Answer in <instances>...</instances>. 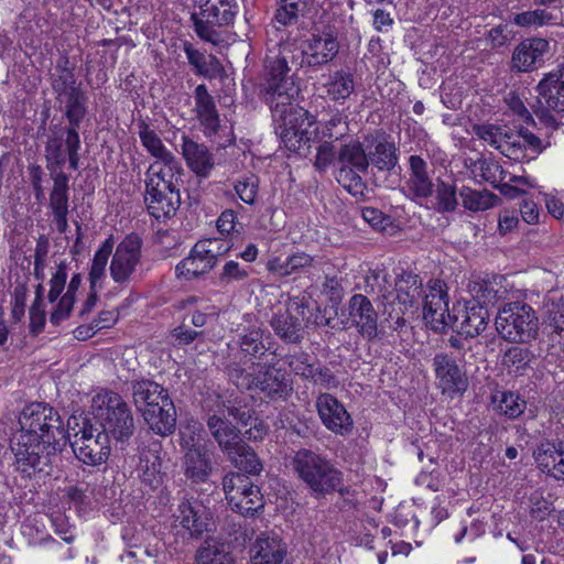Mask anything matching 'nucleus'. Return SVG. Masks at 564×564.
Segmentation results:
<instances>
[{
	"mask_svg": "<svg viewBox=\"0 0 564 564\" xmlns=\"http://www.w3.org/2000/svg\"><path fill=\"white\" fill-rule=\"evenodd\" d=\"M434 209L438 213H453L458 206L457 191L454 183L437 180L434 187Z\"/></svg>",
	"mask_w": 564,
	"mask_h": 564,
	"instance_id": "nucleus-50",
	"label": "nucleus"
},
{
	"mask_svg": "<svg viewBox=\"0 0 564 564\" xmlns=\"http://www.w3.org/2000/svg\"><path fill=\"white\" fill-rule=\"evenodd\" d=\"M290 466L315 498L341 491L344 475L327 456L310 448H300Z\"/></svg>",
	"mask_w": 564,
	"mask_h": 564,
	"instance_id": "nucleus-2",
	"label": "nucleus"
},
{
	"mask_svg": "<svg viewBox=\"0 0 564 564\" xmlns=\"http://www.w3.org/2000/svg\"><path fill=\"white\" fill-rule=\"evenodd\" d=\"M184 52L187 56L188 63L199 75L213 77L220 68V63L216 56L210 55L209 62L207 63L205 55L188 43L184 45Z\"/></svg>",
	"mask_w": 564,
	"mask_h": 564,
	"instance_id": "nucleus-52",
	"label": "nucleus"
},
{
	"mask_svg": "<svg viewBox=\"0 0 564 564\" xmlns=\"http://www.w3.org/2000/svg\"><path fill=\"white\" fill-rule=\"evenodd\" d=\"M500 153L513 161L521 162L525 160L528 155L521 133L507 130L500 148Z\"/></svg>",
	"mask_w": 564,
	"mask_h": 564,
	"instance_id": "nucleus-56",
	"label": "nucleus"
},
{
	"mask_svg": "<svg viewBox=\"0 0 564 564\" xmlns=\"http://www.w3.org/2000/svg\"><path fill=\"white\" fill-rule=\"evenodd\" d=\"M393 303L399 306V313L404 315L410 308L419 306L423 295L422 279L412 272H402L395 279Z\"/></svg>",
	"mask_w": 564,
	"mask_h": 564,
	"instance_id": "nucleus-27",
	"label": "nucleus"
},
{
	"mask_svg": "<svg viewBox=\"0 0 564 564\" xmlns=\"http://www.w3.org/2000/svg\"><path fill=\"white\" fill-rule=\"evenodd\" d=\"M553 20V14L543 9L517 13L512 19L513 23L521 28L543 26L552 23Z\"/></svg>",
	"mask_w": 564,
	"mask_h": 564,
	"instance_id": "nucleus-57",
	"label": "nucleus"
},
{
	"mask_svg": "<svg viewBox=\"0 0 564 564\" xmlns=\"http://www.w3.org/2000/svg\"><path fill=\"white\" fill-rule=\"evenodd\" d=\"M324 87L332 100H345L355 91L354 76L349 72L336 70L329 74Z\"/></svg>",
	"mask_w": 564,
	"mask_h": 564,
	"instance_id": "nucleus-45",
	"label": "nucleus"
},
{
	"mask_svg": "<svg viewBox=\"0 0 564 564\" xmlns=\"http://www.w3.org/2000/svg\"><path fill=\"white\" fill-rule=\"evenodd\" d=\"M176 521L192 538H200L212 527L209 510L198 501L183 500L177 507Z\"/></svg>",
	"mask_w": 564,
	"mask_h": 564,
	"instance_id": "nucleus-22",
	"label": "nucleus"
},
{
	"mask_svg": "<svg viewBox=\"0 0 564 564\" xmlns=\"http://www.w3.org/2000/svg\"><path fill=\"white\" fill-rule=\"evenodd\" d=\"M348 315L361 337L369 341L377 338L378 313L366 295L354 294L349 299Z\"/></svg>",
	"mask_w": 564,
	"mask_h": 564,
	"instance_id": "nucleus-19",
	"label": "nucleus"
},
{
	"mask_svg": "<svg viewBox=\"0 0 564 564\" xmlns=\"http://www.w3.org/2000/svg\"><path fill=\"white\" fill-rule=\"evenodd\" d=\"M200 11L192 13L191 20L197 36L206 42L216 44L219 42V33L215 26H224L232 23L236 13L232 9L220 10L216 2L200 0Z\"/></svg>",
	"mask_w": 564,
	"mask_h": 564,
	"instance_id": "nucleus-14",
	"label": "nucleus"
},
{
	"mask_svg": "<svg viewBox=\"0 0 564 564\" xmlns=\"http://www.w3.org/2000/svg\"><path fill=\"white\" fill-rule=\"evenodd\" d=\"M348 130L346 117L341 113H335L325 122L322 134L324 138L337 141L345 137Z\"/></svg>",
	"mask_w": 564,
	"mask_h": 564,
	"instance_id": "nucleus-64",
	"label": "nucleus"
},
{
	"mask_svg": "<svg viewBox=\"0 0 564 564\" xmlns=\"http://www.w3.org/2000/svg\"><path fill=\"white\" fill-rule=\"evenodd\" d=\"M203 426L199 422L191 420L180 429V445L183 452H189L192 448L206 446L202 443Z\"/></svg>",
	"mask_w": 564,
	"mask_h": 564,
	"instance_id": "nucleus-55",
	"label": "nucleus"
},
{
	"mask_svg": "<svg viewBox=\"0 0 564 564\" xmlns=\"http://www.w3.org/2000/svg\"><path fill=\"white\" fill-rule=\"evenodd\" d=\"M310 1L311 0H280L274 13V21L283 26L295 24Z\"/></svg>",
	"mask_w": 564,
	"mask_h": 564,
	"instance_id": "nucleus-51",
	"label": "nucleus"
},
{
	"mask_svg": "<svg viewBox=\"0 0 564 564\" xmlns=\"http://www.w3.org/2000/svg\"><path fill=\"white\" fill-rule=\"evenodd\" d=\"M456 314L457 322L449 327L455 328L458 334L471 338L486 329L490 318L488 308L477 304L457 308Z\"/></svg>",
	"mask_w": 564,
	"mask_h": 564,
	"instance_id": "nucleus-33",
	"label": "nucleus"
},
{
	"mask_svg": "<svg viewBox=\"0 0 564 564\" xmlns=\"http://www.w3.org/2000/svg\"><path fill=\"white\" fill-rule=\"evenodd\" d=\"M50 175L53 180V188L50 193V208L52 214L68 213L69 176L63 171L50 173Z\"/></svg>",
	"mask_w": 564,
	"mask_h": 564,
	"instance_id": "nucleus-47",
	"label": "nucleus"
},
{
	"mask_svg": "<svg viewBox=\"0 0 564 564\" xmlns=\"http://www.w3.org/2000/svg\"><path fill=\"white\" fill-rule=\"evenodd\" d=\"M463 206L470 212H484L494 207L498 202V196L490 191H477L463 186L459 191Z\"/></svg>",
	"mask_w": 564,
	"mask_h": 564,
	"instance_id": "nucleus-49",
	"label": "nucleus"
},
{
	"mask_svg": "<svg viewBox=\"0 0 564 564\" xmlns=\"http://www.w3.org/2000/svg\"><path fill=\"white\" fill-rule=\"evenodd\" d=\"M113 246L115 240L113 237L110 236L101 243V246L95 252L88 274L91 290L101 286V281L106 278V268L109 257L112 253Z\"/></svg>",
	"mask_w": 564,
	"mask_h": 564,
	"instance_id": "nucleus-44",
	"label": "nucleus"
},
{
	"mask_svg": "<svg viewBox=\"0 0 564 564\" xmlns=\"http://www.w3.org/2000/svg\"><path fill=\"white\" fill-rule=\"evenodd\" d=\"M337 161L339 166L355 167L357 171H368L369 169L368 153L357 140L341 145Z\"/></svg>",
	"mask_w": 564,
	"mask_h": 564,
	"instance_id": "nucleus-46",
	"label": "nucleus"
},
{
	"mask_svg": "<svg viewBox=\"0 0 564 564\" xmlns=\"http://www.w3.org/2000/svg\"><path fill=\"white\" fill-rule=\"evenodd\" d=\"M207 427L225 455L242 441L240 431L227 420L224 410L208 416Z\"/></svg>",
	"mask_w": 564,
	"mask_h": 564,
	"instance_id": "nucleus-34",
	"label": "nucleus"
},
{
	"mask_svg": "<svg viewBox=\"0 0 564 564\" xmlns=\"http://www.w3.org/2000/svg\"><path fill=\"white\" fill-rule=\"evenodd\" d=\"M219 253L220 248L218 247L217 239H206L196 242L189 256L176 265V275L192 280L207 273L216 265Z\"/></svg>",
	"mask_w": 564,
	"mask_h": 564,
	"instance_id": "nucleus-16",
	"label": "nucleus"
},
{
	"mask_svg": "<svg viewBox=\"0 0 564 564\" xmlns=\"http://www.w3.org/2000/svg\"><path fill=\"white\" fill-rule=\"evenodd\" d=\"M142 416L149 427L160 436H169L176 429V409L170 394L158 405L145 409Z\"/></svg>",
	"mask_w": 564,
	"mask_h": 564,
	"instance_id": "nucleus-30",
	"label": "nucleus"
},
{
	"mask_svg": "<svg viewBox=\"0 0 564 564\" xmlns=\"http://www.w3.org/2000/svg\"><path fill=\"white\" fill-rule=\"evenodd\" d=\"M57 100L64 105V115L68 121L66 129L78 131V128L87 113V96L82 89H72L65 96H58Z\"/></svg>",
	"mask_w": 564,
	"mask_h": 564,
	"instance_id": "nucleus-40",
	"label": "nucleus"
},
{
	"mask_svg": "<svg viewBox=\"0 0 564 564\" xmlns=\"http://www.w3.org/2000/svg\"><path fill=\"white\" fill-rule=\"evenodd\" d=\"M303 299L294 297L290 301L284 313L274 314L270 325L275 335L286 344H299L303 339V325L293 313L303 315Z\"/></svg>",
	"mask_w": 564,
	"mask_h": 564,
	"instance_id": "nucleus-21",
	"label": "nucleus"
},
{
	"mask_svg": "<svg viewBox=\"0 0 564 564\" xmlns=\"http://www.w3.org/2000/svg\"><path fill=\"white\" fill-rule=\"evenodd\" d=\"M161 444L153 442L149 447L139 451V463L137 465L138 476L149 486H156L160 482L161 471Z\"/></svg>",
	"mask_w": 564,
	"mask_h": 564,
	"instance_id": "nucleus-38",
	"label": "nucleus"
},
{
	"mask_svg": "<svg viewBox=\"0 0 564 564\" xmlns=\"http://www.w3.org/2000/svg\"><path fill=\"white\" fill-rule=\"evenodd\" d=\"M271 335L263 328L252 326L245 329L238 336V345L245 357L250 359H260L269 350V346L265 340H269Z\"/></svg>",
	"mask_w": 564,
	"mask_h": 564,
	"instance_id": "nucleus-41",
	"label": "nucleus"
},
{
	"mask_svg": "<svg viewBox=\"0 0 564 564\" xmlns=\"http://www.w3.org/2000/svg\"><path fill=\"white\" fill-rule=\"evenodd\" d=\"M295 62L291 51L282 52V55L264 68L262 80L259 85L261 99L270 107L275 122V133L284 147L291 152L306 155L310 143L316 137L315 117L306 109L293 104L299 95L293 76L288 74L286 64Z\"/></svg>",
	"mask_w": 564,
	"mask_h": 564,
	"instance_id": "nucleus-1",
	"label": "nucleus"
},
{
	"mask_svg": "<svg viewBox=\"0 0 564 564\" xmlns=\"http://www.w3.org/2000/svg\"><path fill=\"white\" fill-rule=\"evenodd\" d=\"M369 165L382 172H391L398 164V148L386 133H378L367 138Z\"/></svg>",
	"mask_w": 564,
	"mask_h": 564,
	"instance_id": "nucleus-24",
	"label": "nucleus"
},
{
	"mask_svg": "<svg viewBox=\"0 0 564 564\" xmlns=\"http://www.w3.org/2000/svg\"><path fill=\"white\" fill-rule=\"evenodd\" d=\"M249 265H241L239 262L230 260L224 264L219 273V284L227 286L236 282H242L249 278Z\"/></svg>",
	"mask_w": 564,
	"mask_h": 564,
	"instance_id": "nucleus-58",
	"label": "nucleus"
},
{
	"mask_svg": "<svg viewBox=\"0 0 564 564\" xmlns=\"http://www.w3.org/2000/svg\"><path fill=\"white\" fill-rule=\"evenodd\" d=\"M495 325L498 334L510 343H530L539 332L536 313L524 302L506 303L498 311Z\"/></svg>",
	"mask_w": 564,
	"mask_h": 564,
	"instance_id": "nucleus-9",
	"label": "nucleus"
},
{
	"mask_svg": "<svg viewBox=\"0 0 564 564\" xmlns=\"http://www.w3.org/2000/svg\"><path fill=\"white\" fill-rule=\"evenodd\" d=\"M540 97L555 112H564V64L549 73L538 85Z\"/></svg>",
	"mask_w": 564,
	"mask_h": 564,
	"instance_id": "nucleus-35",
	"label": "nucleus"
},
{
	"mask_svg": "<svg viewBox=\"0 0 564 564\" xmlns=\"http://www.w3.org/2000/svg\"><path fill=\"white\" fill-rule=\"evenodd\" d=\"M286 553V544L274 533H262L250 549L252 564H281Z\"/></svg>",
	"mask_w": 564,
	"mask_h": 564,
	"instance_id": "nucleus-28",
	"label": "nucleus"
},
{
	"mask_svg": "<svg viewBox=\"0 0 564 564\" xmlns=\"http://www.w3.org/2000/svg\"><path fill=\"white\" fill-rule=\"evenodd\" d=\"M196 118L204 128L206 135L216 134L220 128V118L214 97L208 93L206 85L200 84L194 91Z\"/></svg>",
	"mask_w": 564,
	"mask_h": 564,
	"instance_id": "nucleus-31",
	"label": "nucleus"
},
{
	"mask_svg": "<svg viewBox=\"0 0 564 564\" xmlns=\"http://www.w3.org/2000/svg\"><path fill=\"white\" fill-rule=\"evenodd\" d=\"M142 240L138 235H128L116 248L109 271L112 280L126 285L131 281L141 259Z\"/></svg>",
	"mask_w": 564,
	"mask_h": 564,
	"instance_id": "nucleus-15",
	"label": "nucleus"
},
{
	"mask_svg": "<svg viewBox=\"0 0 564 564\" xmlns=\"http://www.w3.org/2000/svg\"><path fill=\"white\" fill-rule=\"evenodd\" d=\"M338 30L335 25H324L316 28L311 36L304 41L303 50L296 48L293 44L285 43L279 45L278 52L273 51L267 56L264 68L270 64V61L278 58L282 55L283 51H291L294 55L295 62H289L286 64L289 72L292 75L293 67L306 64L310 67H322L327 65L338 55L339 52V40Z\"/></svg>",
	"mask_w": 564,
	"mask_h": 564,
	"instance_id": "nucleus-3",
	"label": "nucleus"
},
{
	"mask_svg": "<svg viewBox=\"0 0 564 564\" xmlns=\"http://www.w3.org/2000/svg\"><path fill=\"white\" fill-rule=\"evenodd\" d=\"M93 421L119 442L129 440L135 430L132 411L123 398L111 390H100L91 400Z\"/></svg>",
	"mask_w": 564,
	"mask_h": 564,
	"instance_id": "nucleus-6",
	"label": "nucleus"
},
{
	"mask_svg": "<svg viewBox=\"0 0 564 564\" xmlns=\"http://www.w3.org/2000/svg\"><path fill=\"white\" fill-rule=\"evenodd\" d=\"M366 172L367 171H357L355 167L339 166L336 173V180L354 196L361 195L366 187L361 174Z\"/></svg>",
	"mask_w": 564,
	"mask_h": 564,
	"instance_id": "nucleus-53",
	"label": "nucleus"
},
{
	"mask_svg": "<svg viewBox=\"0 0 564 564\" xmlns=\"http://www.w3.org/2000/svg\"><path fill=\"white\" fill-rule=\"evenodd\" d=\"M227 375L238 389L259 390L270 400H286L293 392L285 371L273 365L258 364L249 372L238 364H232L227 367Z\"/></svg>",
	"mask_w": 564,
	"mask_h": 564,
	"instance_id": "nucleus-5",
	"label": "nucleus"
},
{
	"mask_svg": "<svg viewBox=\"0 0 564 564\" xmlns=\"http://www.w3.org/2000/svg\"><path fill=\"white\" fill-rule=\"evenodd\" d=\"M311 357L305 351L289 354L284 357V362L289 366L291 371L305 380L312 377V371L315 364L310 361Z\"/></svg>",
	"mask_w": 564,
	"mask_h": 564,
	"instance_id": "nucleus-59",
	"label": "nucleus"
},
{
	"mask_svg": "<svg viewBox=\"0 0 564 564\" xmlns=\"http://www.w3.org/2000/svg\"><path fill=\"white\" fill-rule=\"evenodd\" d=\"M508 129L495 124H477L474 126L475 134L489 143L492 148L500 151L505 134Z\"/></svg>",
	"mask_w": 564,
	"mask_h": 564,
	"instance_id": "nucleus-61",
	"label": "nucleus"
},
{
	"mask_svg": "<svg viewBox=\"0 0 564 564\" xmlns=\"http://www.w3.org/2000/svg\"><path fill=\"white\" fill-rule=\"evenodd\" d=\"M436 387L442 394L454 398L462 395L468 388V378L462 357L453 351H437L431 360Z\"/></svg>",
	"mask_w": 564,
	"mask_h": 564,
	"instance_id": "nucleus-10",
	"label": "nucleus"
},
{
	"mask_svg": "<svg viewBox=\"0 0 564 564\" xmlns=\"http://www.w3.org/2000/svg\"><path fill=\"white\" fill-rule=\"evenodd\" d=\"M435 184L429 171L427 162L420 155L412 154L409 158L408 175L404 182V191L414 200L432 197Z\"/></svg>",
	"mask_w": 564,
	"mask_h": 564,
	"instance_id": "nucleus-20",
	"label": "nucleus"
},
{
	"mask_svg": "<svg viewBox=\"0 0 564 564\" xmlns=\"http://www.w3.org/2000/svg\"><path fill=\"white\" fill-rule=\"evenodd\" d=\"M549 51V42L541 37L528 39L521 42L512 53V68L518 72H530L543 61Z\"/></svg>",
	"mask_w": 564,
	"mask_h": 564,
	"instance_id": "nucleus-32",
	"label": "nucleus"
},
{
	"mask_svg": "<svg viewBox=\"0 0 564 564\" xmlns=\"http://www.w3.org/2000/svg\"><path fill=\"white\" fill-rule=\"evenodd\" d=\"M67 437L76 458L87 466L105 464L111 452L105 431L87 415L72 416L67 421Z\"/></svg>",
	"mask_w": 564,
	"mask_h": 564,
	"instance_id": "nucleus-4",
	"label": "nucleus"
},
{
	"mask_svg": "<svg viewBox=\"0 0 564 564\" xmlns=\"http://www.w3.org/2000/svg\"><path fill=\"white\" fill-rule=\"evenodd\" d=\"M132 398L137 409L143 413L151 405H158L169 395L166 389L152 380L134 381L131 384Z\"/></svg>",
	"mask_w": 564,
	"mask_h": 564,
	"instance_id": "nucleus-39",
	"label": "nucleus"
},
{
	"mask_svg": "<svg viewBox=\"0 0 564 564\" xmlns=\"http://www.w3.org/2000/svg\"><path fill=\"white\" fill-rule=\"evenodd\" d=\"M51 134L47 137L45 143L44 156L46 160V169L50 173H58L59 169L65 164L66 158L63 152V144L66 137V128L59 126H53L50 129Z\"/></svg>",
	"mask_w": 564,
	"mask_h": 564,
	"instance_id": "nucleus-42",
	"label": "nucleus"
},
{
	"mask_svg": "<svg viewBox=\"0 0 564 564\" xmlns=\"http://www.w3.org/2000/svg\"><path fill=\"white\" fill-rule=\"evenodd\" d=\"M11 451L14 455V465L21 474L31 477L43 473L51 465V457L62 449H53L44 442L35 441L31 436L20 433L11 441Z\"/></svg>",
	"mask_w": 564,
	"mask_h": 564,
	"instance_id": "nucleus-11",
	"label": "nucleus"
},
{
	"mask_svg": "<svg viewBox=\"0 0 564 564\" xmlns=\"http://www.w3.org/2000/svg\"><path fill=\"white\" fill-rule=\"evenodd\" d=\"M138 134L142 145L158 160L156 162L172 174H182L183 169L180 161L165 148L158 133L143 120L138 122Z\"/></svg>",
	"mask_w": 564,
	"mask_h": 564,
	"instance_id": "nucleus-23",
	"label": "nucleus"
},
{
	"mask_svg": "<svg viewBox=\"0 0 564 564\" xmlns=\"http://www.w3.org/2000/svg\"><path fill=\"white\" fill-rule=\"evenodd\" d=\"M226 457L236 468L249 475H259L263 469L253 448L243 441L238 443Z\"/></svg>",
	"mask_w": 564,
	"mask_h": 564,
	"instance_id": "nucleus-43",
	"label": "nucleus"
},
{
	"mask_svg": "<svg viewBox=\"0 0 564 564\" xmlns=\"http://www.w3.org/2000/svg\"><path fill=\"white\" fill-rule=\"evenodd\" d=\"M390 276L383 270H373L366 276V285L368 292L377 294L378 297L387 301L391 292L388 290L390 286Z\"/></svg>",
	"mask_w": 564,
	"mask_h": 564,
	"instance_id": "nucleus-60",
	"label": "nucleus"
},
{
	"mask_svg": "<svg viewBox=\"0 0 564 564\" xmlns=\"http://www.w3.org/2000/svg\"><path fill=\"white\" fill-rule=\"evenodd\" d=\"M494 410L509 420L518 419L527 409V401L518 393L503 391L492 399Z\"/></svg>",
	"mask_w": 564,
	"mask_h": 564,
	"instance_id": "nucleus-48",
	"label": "nucleus"
},
{
	"mask_svg": "<svg viewBox=\"0 0 564 564\" xmlns=\"http://www.w3.org/2000/svg\"><path fill=\"white\" fill-rule=\"evenodd\" d=\"M20 433L41 441L53 449H62L67 437L58 411L48 403L33 402L22 410L19 416Z\"/></svg>",
	"mask_w": 564,
	"mask_h": 564,
	"instance_id": "nucleus-7",
	"label": "nucleus"
},
{
	"mask_svg": "<svg viewBox=\"0 0 564 564\" xmlns=\"http://www.w3.org/2000/svg\"><path fill=\"white\" fill-rule=\"evenodd\" d=\"M318 416L324 426L340 436L352 431L354 421L343 403L330 393H319L315 402Z\"/></svg>",
	"mask_w": 564,
	"mask_h": 564,
	"instance_id": "nucleus-17",
	"label": "nucleus"
},
{
	"mask_svg": "<svg viewBox=\"0 0 564 564\" xmlns=\"http://www.w3.org/2000/svg\"><path fill=\"white\" fill-rule=\"evenodd\" d=\"M468 290L476 304L482 307L496 305L500 301H505L509 294L506 279L502 275L474 280L468 284Z\"/></svg>",
	"mask_w": 564,
	"mask_h": 564,
	"instance_id": "nucleus-25",
	"label": "nucleus"
},
{
	"mask_svg": "<svg viewBox=\"0 0 564 564\" xmlns=\"http://www.w3.org/2000/svg\"><path fill=\"white\" fill-rule=\"evenodd\" d=\"M314 264V258L306 252L297 251L286 258L273 257L267 262V270L278 278L306 272Z\"/></svg>",
	"mask_w": 564,
	"mask_h": 564,
	"instance_id": "nucleus-36",
	"label": "nucleus"
},
{
	"mask_svg": "<svg viewBox=\"0 0 564 564\" xmlns=\"http://www.w3.org/2000/svg\"><path fill=\"white\" fill-rule=\"evenodd\" d=\"M477 164V174H479L484 181L498 187L497 183L505 178L503 175L506 173L498 162L491 159L479 158Z\"/></svg>",
	"mask_w": 564,
	"mask_h": 564,
	"instance_id": "nucleus-63",
	"label": "nucleus"
},
{
	"mask_svg": "<svg viewBox=\"0 0 564 564\" xmlns=\"http://www.w3.org/2000/svg\"><path fill=\"white\" fill-rule=\"evenodd\" d=\"M223 489L231 509L241 516H253L263 508L262 495L248 476L228 473L223 479Z\"/></svg>",
	"mask_w": 564,
	"mask_h": 564,
	"instance_id": "nucleus-12",
	"label": "nucleus"
},
{
	"mask_svg": "<svg viewBox=\"0 0 564 564\" xmlns=\"http://www.w3.org/2000/svg\"><path fill=\"white\" fill-rule=\"evenodd\" d=\"M311 376L308 380L325 390L337 389L340 384L338 377L327 366L319 362L314 366Z\"/></svg>",
	"mask_w": 564,
	"mask_h": 564,
	"instance_id": "nucleus-62",
	"label": "nucleus"
},
{
	"mask_svg": "<svg viewBox=\"0 0 564 564\" xmlns=\"http://www.w3.org/2000/svg\"><path fill=\"white\" fill-rule=\"evenodd\" d=\"M259 177L249 174L239 177L234 183V189L237 196L247 205H254L259 193Z\"/></svg>",
	"mask_w": 564,
	"mask_h": 564,
	"instance_id": "nucleus-54",
	"label": "nucleus"
},
{
	"mask_svg": "<svg viewBox=\"0 0 564 564\" xmlns=\"http://www.w3.org/2000/svg\"><path fill=\"white\" fill-rule=\"evenodd\" d=\"M180 176L165 170L159 162L150 164L145 172L144 202L149 214L155 219L171 218L180 208L181 194L175 185Z\"/></svg>",
	"mask_w": 564,
	"mask_h": 564,
	"instance_id": "nucleus-8",
	"label": "nucleus"
},
{
	"mask_svg": "<svg viewBox=\"0 0 564 564\" xmlns=\"http://www.w3.org/2000/svg\"><path fill=\"white\" fill-rule=\"evenodd\" d=\"M423 318L436 332L444 333L453 323L457 322V307L453 314L448 308L447 285L441 280H433L427 286L423 301Z\"/></svg>",
	"mask_w": 564,
	"mask_h": 564,
	"instance_id": "nucleus-13",
	"label": "nucleus"
},
{
	"mask_svg": "<svg viewBox=\"0 0 564 564\" xmlns=\"http://www.w3.org/2000/svg\"><path fill=\"white\" fill-rule=\"evenodd\" d=\"M532 457L539 471L564 482V441L542 440L534 446Z\"/></svg>",
	"mask_w": 564,
	"mask_h": 564,
	"instance_id": "nucleus-18",
	"label": "nucleus"
},
{
	"mask_svg": "<svg viewBox=\"0 0 564 564\" xmlns=\"http://www.w3.org/2000/svg\"><path fill=\"white\" fill-rule=\"evenodd\" d=\"M181 153L192 172L199 177L209 176L215 164L213 154L204 143L182 134Z\"/></svg>",
	"mask_w": 564,
	"mask_h": 564,
	"instance_id": "nucleus-29",
	"label": "nucleus"
},
{
	"mask_svg": "<svg viewBox=\"0 0 564 564\" xmlns=\"http://www.w3.org/2000/svg\"><path fill=\"white\" fill-rule=\"evenodd\" d=\"M212 456L213 452L207 445L184 453L182 467L192 484H203L209 479L214 470Z\"/></svg>",
	"mask_w": 564,
	"mask_h": 564,
	"instance_id": "nucleus-26",
	"label": "nucleus"
},
{
	"mask_svg": "<svg viewBox=\"0 0 564 564\" xmlns=\"http://www.w3.org/2000/svg\"><path fill=\"white\" fill-rule=\"evenodd\" d=\"M196 564H235L230 544L217 536H208L197 549Z\"/></svg>",
	"mask_w": 564,
	"mask_h": 564,
	"instance_id": "nucleus-37",
	"label": "nucleus"
}]
</instances>
